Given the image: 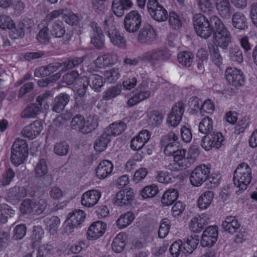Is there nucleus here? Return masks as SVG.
Wrapping results in <instances>:
<instances>
[{
	"label": "nucleus",
	"mask_w": 257,
	"mask_h": 257,
	"mask_svg": "<svg viewBox=\"0 0 257 257\" xmlns=\"http://www.w3.org/2000/svg\"><path fill=\"white\" fill-rule=\"evenodd\" d=\"M220 19L216 16H212L209 19L202 14H197L193 16V21L195 31L197 35L202 38L206 39L214 32Z\"/></svg>",
	"instance_id": "f257e3e1"
},
{
	"label": "nucleus",
	"mask_w": 257,
	"mask_h": 257,
	"mask_svg": "<svg viewBox=\"0 0 257 257\" xmlns=\"http://www.w3.org/2000/svg\"><path fill=\"white\" fill-rule=\"evenodd\" d=\"M98 125L97 116L94 113L89 114L86 119L80 114L74 116L70 122L71 128L76 132L87 134L94 130Z\"/></svg>",
	"instance_id": "f03ea898"
},
{
	"label": "nucleus",
	"mask_w": 257,
	"mask_h": 257,
	"mask_svg": "<svg viewBox=\"0 0 257 257\" xmlns=\"http://www.w3.org/2000/svg\"><path fill=\"white\" fill-rule=\"evenodd\" d=\"M252 179L250 167L245 163L240 164L233 173V181L235 186L245 190Z\"/></svg>",
	"instance_id": "7ed1b4c3"
},
{
	"label": "nucleus",
	"mask_w": 257,
	"mask_h": 257,
	"mask_svg": "<svg viewBox=\"0 0 257 257\" xmlns=\"http://www.w3.org/2000/svg\"><path fill=\"white\" fill-rule=\"evenodd\" d=\"M214 46L226 49L231 42L230 32L220 20L213 34Z\"/></svg>",
	"instance_id": "20e7f679"
},
{
	"label": "nucleus",
	"mask_w": 257,
	"mask_h": 257,
	"mask_svg": "<svg viewBox=\"0 0 257 257\" xmlns=\"http://www.w3.org/2000/svg\"><path fill=\"white\" fill-rule=\"evenodd\" d=\"M171 56V53L169 50L163 48H156L144 53L142 58L152 65L155 66L168 60Z\"/></svg>",
	"instance_id": "39448f33"
},
{
	"label": "nucleus",
	"mask_w": 257,
	"mask_h": 257,
	"mask_svg": "<svg viewBox=\"0 0 257 257\" xmlns=\"http://www.w3.org/2000/svg\"><path fill=\"white\" fill-rule=\"evenodd\" d=\"M104 29L105 32H107L110 42L114 45L121 48L125 47L126 41L122 35L113 25L112 19L111 17L106 18L104 20Z\"/></svg>",
	"instance_id": "423d86ee"
},
{
	"label": "nucleus",
	"mask_w": 257,
	"mask_h": 257,
	"mask_svg": "<svg viewBox=\"0 0 257 257\" xmlns=\"http://www.w3.org/2000/svg\"><path fill=\"white\" fill-rule=\"evenodd\" d=\"M84 57H74L66 60L62 62H53L45 66L49 75L56 72L58 69H61V72H64L68 70L73 69L75 66H78L84 61Z\"/></svg>",
	"instance_id": "0eeeda50"
},
{
	"label": "nucleus",
	"mask_w": 257,
	"mask_h": 257,
	"mask_svg": "<svg viewBox=\"0 0 257 257\" xmlns=\"http://www.w3.org/2000/svg\"><path fill=\"white\" fill-rule=\"evenodd\" d=\"M147 7L149 14L155 21L162 22L168 19L167 10L160 4L158 0H149Z\"/></svg>",
	"instance_id": "6e6552de"
},
{
	"label": "nucleus",
	"mask_w": 257,
	"mask_h": 257,
	"mask_svg": "<svg viewBox=\"0 0 257 257\" xmlns=\"http://www.w3.org/2000/svg\"><path fill=\"white\" fill-rule=\"evenodd\" d=\"M210 167L201 164L197 166L191 172L190 176L191 184L195 187L200 186L206 182L210 174Z\"/></svg>",
	"instance_id": "1a4fd4ad"
},
{
	"label": "nucleus",
	"mask_w": 257,
	"mask_h": 257,
	"mask_svg": "<svg viewBox=\"0 0 257 257\" xmlns=\"http://www.w3.org/2000/svg\"><path fill=\"white\" fill-rule=\"evenodd\" d=\"M123 23L127 32L136 33L141 26L142 16L137 11H132L125 16Z\"/></svg>",
	"instance_id": "9d476101"
},
{
	"label": "nucleus",
	"mask_w": 257,
	"mask_h": 257,
	"mask_svg": "<svg viewBox=\"0 0 257 257\" xmlns=\"http://www.w3.org/2000/svg\"><path fill=\"white\" fill-rule=\"evenodd\" d=\"M218 235V227L216 225L208 226L202 235L201 245L203 247L212 246L217 241Z\"/></svg>",
	"instance_id": "9b49d317"
},
{
	"label": "nucleus",
	"mask_w": 257,
	"mask_h": 257,
	"mask_svg": "<svg viewBox=\"0 0 257 257\" xmlns=\"http://www.w3.org/2000/svg\"><path fill=\"white\" fill-rule=\"evenodd\" d=\"M92 33L91 36L90 44L95 48L102 50L104 47V35L101 28L97 23H91Z\"/></svg>",
	"instance_id": "f8f14e48"
},
{
	"label": "nucleus",
	"mask_w": 257,
	"mask_h": 257,
	"mask_svg": "<svg viewBox=\"0 0 257 257\" xmlns=\"http://www.w3.org/2000/svg\"><path fill=\"white\" fill-rule=\"evenodd\" d=\"M33 27V23L31 20H23L12 30L11 35L12 38L16 39L23 38L26 33L30 32Z\"/></svg>",
	"instance_id": "ddd939ff"
},
{
	"label": "nucleus",
	"mask_w": 257,
	"mask_h": 257,
	"mask_svg": "<svg viewBox=\"0 0 257 257\" xmlns=\"http://www.w3.org/2000/svg\"><path fill=\"white\" fill-rule=\"evenodd\" d=\"M184 112V106L183 103L178 102L174 105L171 112L168 115L167 123L172 126H176L180 123Z\"/></svg>",
	"instance_id": "4468645a"
},
{
	"label": "nucleus",
	"mask_w": 257,
	"mask_h": 257,
	"mask_svg": "<svg viewBox=\"0 0 257 257\" xmlns=\"http://www.w3.org/2000/svg\"><path fill=\"white\" fill-rule=\"evenodd\" d=\"M156 39L154 29L149 25L141 29L138 35V41L141 44H151Z\"/></svg>",
	"instance_id": "2eb2a0df"
},
{
	"label": "nucleus",
	"mask_w": 257,
	"mask_h": 257,
	"mask_svg": "<svg viewBox=\"0 0 257 257\" xmlns=\"http://www.w3.org/2000/svg\"><path fill=\"white\" fill-rule=\"evenodd\" d=\"M225 77L229 83L235 87L240 86L244 83L242 73L236 68H227L225 71Z\"/></svg>",
	"instance_id": "dca6fc26"
},
{
	"label": "nucleus",
	"mask_w": 257,
	"mask_h": 257,
	"mask_svg": "<svg viewBox=\"0 0 257 257\" xmlns=\"http://www.w3.org/2000/svg\"><path fill=\"white\" fill-rule=\"evenodd\" d=\"M106 224L102 221H97L91 224L87 230V236L89 239H96L104 233Z\"/></svg>",
	"instance_id": "f3484780"
},
{
	"label": "nucleus",
	"mask_w": 257,
	"mask_h": 257,
	"mask_svg": "<svg viewBox=\"0 0 257 257\" xmlns=\"http://www.w3.org/2000/svg\"><path fill=\"white\" fill-rule=\"evenodd\" d=\"M133 4L132 0H113L112 10L118 17L122 16L124 11L132 8Z\"/></svg>",
	"instance_id": "a211bd4d"
},
{
	"label": "nucleus",
	"mask_w": 257,
	"mask_h": 257,
	"mask_svg": "<svg viewBox=\"0 0 257 257\" xmlns=\"http://www.w3.org/2000/svg\"><path fill=\"white\" fill-rule=\"evenodd\" d=\"M70 96L65 93H61L55 97L52 103V110L56 113H61L70 101Z\"/></svg>",
	"instance_id": "6ab92c4d"
},
{
	"label": "nucleus",
	"mask_w": 257,
	"mask_h": 257,
	"mask_svg": "<svg viewBox=\"0 0 257 257\" xmlns=\"http://www.w3.org/2000/svg\"><path fill=\"white\" fill-rule=\"evenodd\" d=\"M216 10L222 17L229 19L233 12L234 9L228 0H217L214 1Z\"/></svg>",
	"instance_id": "aec40b11"
},
{
	"label": "nucleus",
	"mask_w": 257,
	"mask_h": 257,
	"mask_svg": "<svg viewBox=\"0 0 257 257\" xmlns=\"http://www.w3.org/2000/svg\"><path fill=\"white\" fill-rule=\"evenodd\" d=\"M134 197V193L131 188L125 189L119 191L115 195V202L119 206L131 204Z\"/></svg>",
	"instance_id": "412c9836"
},
{
	"label": "nucleus",
	"mask_w": 257,
	"mask_h": 257,
	"mask_svg": "<svg viewBox=\"0 0 257 257\" xmlns=\"http://www.w3.org/2000/svg\"><path fill=\"white\" fill-rule=\"evenodd\" d=\"M113 169V165L111 161L104 160L101 161L96 168V175L100 179L106 178L110 175Z\"/></svg>",
	"instance_id": "4be33fe9"
},
{
	"label": "nucleus",
	"mask_w": 257,
	"mask_h": 257,
	"mask_svg": "<svg viewBox=\"0 0 257 257\" xmlns=\"http://www.w3.org/2000/svg\"><path fill=\"white\" fill-rule=\"evenodd\" d=\"M100 192L95 190H89L84 193L81 198V203L88 207L95 205L100 199Z\"/></svg>",
	"instance_id": "5701e85b"
},
{
	"label": "nucleus",
	"mask_w": 257,
	"mask_h": 257,
	"mask_svg": "<svg viewBox=\"0 0 257 257\" xmlns=\"http://www.w3.org/2000/svg\"><path fill=\"white\" fill-rule=\"evenodd\" d=\"M42 106L38 104V102L30 103L27 105L21 113L23 118H35L41 113L46 111Z\"/></svg>",
	"instance_id": "b1692460"
},
{
	"label": "nucleus",
	"mask_w": 257,
	"mask_h": 257,
	"mask_svg": "<svg viewBox=\"0 0 257 257\" xmlns=\"http://www.w3.org/2000/svg\"><path fill=\"white\" fill-rule=\"evenodd\" d=\"M43 129L41 122L35 121L28 126H26L22 131V135L30 140H33L39 135Z\"/></svg>",
	"instance_id": "393cba45"
},
{
	"label": "nucleus",
	"mask_w": 257,
	"mask_h": 257,
	"mask_svg": "<svg viewBox=\"0 0 257 257\" xmlns=\"http://www.w3.org/2000/svg\"><path fill=\"white\" fill-rule=\"evenodd\" d=\"M85 78L87 81V85L88 84L91 89L97 92L101 91V88L105 83V81L102 76L98 74H90Z\"/></svg>",
	"instance_id": "a878e982"
},
{
	"label": "nucleus",
	"mask_w": 257,
	"mask_h": 257,
	"mask_svg": "<svg viewBox=\"0 0 257 257\" xmlns=\"http://www.w3.org/2000/svg\"><path fill=\"white\" fill-rule=\"evenodd\" d=\"M115 61V56L107 53L99 56L94 61V64L97 68H103L113 64Z\"/></svg>",
	"instance_id": "bb28decb"
},
{
	"label": "nucleus",
	"mask_w": 257,
	"mask_h": 257,
	"mask_svg": "<svg viewBox=\"0 0 257 257\" xmlns=\"http://www.w3.org/2000/svg\"><path fill=\"white\" fill-rule=\"evenodd\" d=\"M232 24L236 29L244 30L248 28L247 20L241 12H236L232 15Z\"/></svg>",
	"instance_id": "cd10ccee"
},
{
	"label": "nucleus",
	"mask_w": 257,
	"mask_h": 257,
	"mask_svg": "<svg viewBox=\"0 0 257 257\" xmlns=\"http://www.w3.org/2000/svg\"><path fill=\"white\" fill-rule=\"evenodd\" d=\"M222 227L225 231H228L229 233L233 234L237 232L239 230L240 225L238 221L234 216H227L224 221L222 222Z\"/></svg>",
	"instance_id": "c85d7f7f"
},
{
	"label": "nucleus",
	"mask_w": 257,
	"mask_h": 257,
	"mask_svg": "<svg viewBox=\"0 0 257 257\" xmlns=\"http://www.w3.org/2000/svg\"><path fill=\"white\" fill-rule=\"evenodd\" d=\"M208 219L204 217H193L189 223L190 229L192 232L198 233L200 232L204 228V226L208 224Z\"/></svg>",
	"instance_id": "c756f323"
},
{
	"label": "nucleus",
	"mask_w": 257,
	"mask_h": 257,
	"mask_svg": "<svg viewBox=\"0 0 257 257\" xmlns=\"http://www.w3.org/2000/svg\"><path fill=\"white\" fill-rule=\"evenodd\" d=\"M110 139L109 135L104 131V132L95 140L94 148L99 152L104 151L107 148V144L110 142Z\"/></svg>",
	"instance_id": "7c9ffc66"
},
{
	"label": "nucleus",
	"mask_w": 257,
	"mask_h": 257,
	"mask_svg": "<svg viewBox=\"0 0 257 257\" xmlns=\"http://www.w3.org/2000/svg\"><path fill=\"white\" fill-rule=\"evenodd\" d=\"M126 127L123 121L114 122L110 124L104 131L110 136H116L121 134Z\"/></svg>",
	"instance_id": "2f4dec72"
},
{
	"label": "nucleus",
	"mask_w": 257,
	"mask_h": 257,
	"mask_svg": "<svg viewBox=\"0 0 257 257\" xmlns=\"http://www.w3.org/2000/svg\"><path fill=\"white\" fill-rule=\"evenodd\" d=\"M67 219L69 223L73 224V225L78 226L85 218V213L81 210H75L69 214Z\"/></svg>",
	"instance_id": "473e14b6"
},
{
	"label": "nucleus",
	"mask_w": 257,
	"mask_h": 257,
	"mask_svg": "<svg viewBox=\"0 0 257 257\" xmlns=\"http://www.w3.org/2000/svg\"><path fill=\"white\" fill-rule=\"evenodd\" d=\"M214 197V193L207 191L202 194L197 201L198 206L202 209H206L211 203Z\"/></svg>",
	"instance_id": "72a5a7b5"
},
{
	"label": "nucleus",
	"mask_w": 257,
	"mask_h": 257,
	"mask_svg": "<svg viewBox=\"0 0 257 257\" xmlns=\"http://www.w3.org/2000/svg\"><path fill=\"white\" fill-rule=\"evenodd\" d=\"M178 191L176 189H170L166 191L162 198V202L166 206L171 205L178 198Z\"/></svg>",
	"instance_id": "f704fd0d"
},
{
	"label": "nucleus",
	"mask_w": 257,
	"mask_h": 257,
	"mask_svg": "<svg viewBox=\"0 0 257 257\" xmlns=\"http://www.w3.org/2000/svg\"><path fill=\"white\" fill-rule=\"evenodd\" d=\"M27 195L26 189L23 187H14L10 189L8 193L9 198L14 201H19L26 197Z\"/></svg>",
	"instance_id": "c9c22d12"
},
{
	"label": "nucleus",
	"mask_w": 257,
	"mask_h": 257,
	"mask_svg": "<svg viewBox=\"0 0 257 257\" xmlns=\"http://www.w3.org/2000/svg\"><path fill=\"white\" fill-rule=\"evenodd\" d=\"M135 215L133 212L128 211L121 214L116 220V225L119 228H123L129 225L134 220Z\"/></svg>",
	"instance_id": "e433bc0d"
},
{
	"label": "nucleus",
	"mask_w": 257,
	"mask_h": 257,
	"mask_svg": "<svg viewBox=\"0 0 257 257\" xmlns=\"http://www.w3.org/2000/svg\"><path fill=\"white\" fill-rule=\"evenodd\" d=\"M229 57L231 61L238 64L243 62L242 52L238 46L234 45L229 48Z\"/></svg>",
	"instance_id": "4c0bfd02"
},
{
	"label": "nucleus",
	"mask_w": 257,
	"mask_h": 257,
	"mask_svg": "<svg viewBox=\"0 0 257 257\" xmlns=\"http://www.w3.org/2000/svg\"><path fill=\"white\" fill-rule=\"evenodd\" d=\"M194 56L190 52L183 51L180 52L177 56L179 63L182 65L189 67L193 62Z\"/></svg>",
	"instance_id": "58836bf2"
},
{
	"label": "nucleus",
	"mask_w": 257,
	"mask_h": 257,
	"mask_svg": "<svg viewBox=\"0 0 257 257\" xmlns=\"http://www.w3.org/2000/svg\"><path fill=\"white\" fill-rule=\"evenodd\" d=\"M50 32L51 35L55 38H61L65 35L66 31L63 23L59 21L52 24Z\"/></svg>",
	"instance_id": "ea45409f"
},
{
	"label": "nucleus",
	"mask_w": 257,
	"mask_h": 257,
	"mask_svg": "<svg viewBox=\"0 0 257 257\" xmlns=\"http://www.w3.org/2000/svg\"><path fill=\"white\" fill-rule=\"evenodd\" d=\"M212 119L207 116L203 118L199 124V131L204 134H208L214 131Z\"/></svg>",
	"instance_id": "a19ab883"
},
{
	"label": "nucleus",
	"mask_w": 257,
	"mask_h": 257,
	"mask_svg": "<svg viewBox=\"0 0 257 257\" xmlns=\"http://www.w3.org/2000/svg\"><path fill=\"white\" fill-rule=\"evenodd\" d=\"M124 237V234L120 233L114 238L111 244V248L114 252H120L123 250L125 245Z\"/></svg>",
	"instance_id": "79ce46f5"
},
{
	"label": "nucleus",
	"mask_w": 257,
	"mask_h": 257,
	"mask_svg": "<svg viewBox=\"0 0 257 257\" xmlns=\"http://www.w3.org/2000/svg\"><path fill=\"white\" fill-rule=\"evenodd\" d=\"M168 22L172 29L179 30L182 26V18L176 12L172 11L168 16Z\"/></svg>",
	"instance_id": "37998d69"
},
{
	"label": "nucleus",
	"mask_w": 257,
	"mask_h": 257,
	"mask_svg": "<svg viewBox=\"0 0 257 257\" xmlns=\"http://www.w3.org/2000/svg\"><path fill=\"white\" fill-rule=\"evenodd\" d=\"M11 151H14L16 153L19 152L25 153L28 152V146L26 140L17 139L14 142L11 148Z\"/></svg>",
	"instance_id": "c03bdc74"
},
{
	"label": "nucleus",
	"mask_w": 257,
	"mask_h": 257,
	"mask_svg": "<svg viewBox=\"0 0 257 257\" xmlns=\"http://www.w3.org/2000/svg\"><path fill=\"white\" fill-rule=\"evenodd\" d=\"M210 59L211 61L217 66L220 67L222 64L223 59L217 46L212 45L209 47Z\"/></svg>",
	"instance_id": "a18cd8bd"
},
{
	"label": "nucleus",
	"mask_w": 257,
	"mask_h": 257,
	"mask_svg": "<svg viewBox=\"0 0 257 257\" xmlns=\"http://www.w3.org/2000/svg\"><path fill=\"white\" fill-rule=\"evenodd\" d=\"M103 75L106 80L109 83H112L119 78L120 74L118 68H113L105 71Z\"/></svg>",
	"instance_id": "49530a36"
},
{
	"label": "nucleus",
	"mask_w": 257,
	"mask_h": 257,
	"mask_svg": "<svg viewBox=\"0 0 257 257\" xmlns=\"http://www.w3.org/2000/svg\"><path fill=\"white\" fill-rule=\"evenodd\" d=\"M120 92V86L115 85L110 87L104 91L103 99L105 100H109L118 95Z\"/></svg>",
	"instance_id": "de8ad7c7"
},
{
	"label": "nucleus",
	"mask_w": 257,
	"mask_h": 257,
	"mask_svg": "<svg viewBox=\"0 0 257 257\" xmlns=\"http://www.w3.org/2000/svg\"><path fill=\"white\" fill-rule=\"evenodd\" d=\"M170 226V221L168 218H163L161 220L158 231V235L160 238H164L167 236Z\"/></svg>",
	"instance_id": "09e8293b"
},
{
	"label": "nucleus",
	"mask_w": 257,
	"mask_h": 257,
	"mask_svg": "<svg viewBox=\"0 0 257 257\" xmlns=\"http://www.w3.org/2000/svg\"><path fill=\"white\" fill-rule=\"evenodd\" d=\"M69 151V146L65 142L56 143L54 146V152L58 156H66Z\"/></svg>",
	"instance_id": "8fccbe9b"
},
{
	"label": "nucleus",
	"mask_w": 257,
	"mask_h": 257,
	"mask_svg": "<svg viewBox=\"0 0 257 257\" xmlns=\"http://www.w3.org/2000/svg\"><path fill=\"white\" fill-rule=\"evenodd\" d=\"M156 179L160 183L168 184L173 182L175 178L172 174L167 171H159L157 172Z\"/></svg>",
	"instance_id": "3c124183"
},
{
	"label": "nucleus",
	"mask_w": 257,
	"mask_h": 257,
	"mask_svg": "<svg viewBox=\"0 0 257 257\" xmlns=\"http://www.w3.org/2000/svg\"><path fill=\"white\" fill-rule=\"evenodd\" d=\"M34 199H27L22 202L20 210L23 214H34Z\"/></svg>",
	"instance_id": "603ef678"
},
{
	"label": "nucleus",
	"mask_w": 257,
	"mask_h": 257,
	"mask_svg": "<svg viewBox=\"0 0 257 257\" xmlns=\"http://www.w3.org/2000/svg\"><path fill=\"white\" fill-rule=\"evenodd\" d=\"M34 214L39 215L46 209L48 203L44 199H34Z\"/></svg>",
	"instance_id": "864d4df0"
},
{
	"label": "nucleus",
	"mask_w": 257,
	"mask_h": 257,
	"mask_svg": "<svg viewBox=\"0 0 257 257\" xmlns=\"http://www.w3.org/2000/svg\"><path fill=\"white\" fill-rule=\"evenodd\" d=\"M158 188L155 185H151L145 187L141 194L144 199H147L155 196L158 192Z\"/></svg>",
	"instance_id": "5fc2aeb1"
},
{
	"label": "nucleus",
	"mask_w": 257,
	"mask_h": 257,
	"mask_svg": "<svg viewBox=\"0 0 257 257\" xmlns=\"http://www.w3.org/2000/svg\"><path fill=\"white\" fill-rule=\"evenodd\" d=\"M208 135H209L211 141L214 144L215 148L218 149L221 145L222 142L224 140L222 134L215 130L211 132Z\"/></svg>",
	"instance_id": "6e6d98bb"
},
{
	"label": "nucleus",
	"mask_w": 257,
	"mask_h": 257,
	"mask_svg": "<svg viewBox=\"0 0 257 257\" xmlns=\"http://www.w3.org/2000/svg\"><path fill=\"white\" fill-rule=\"evenodd\" d=\"M149 119L155 125H160L163 119L164 115L162 112L158 110H153L148 113Z\"/></svg>",
	"instance_id": "4d7b16f0"
},
{
	"label": "nucleus",
	"mask_w": 257,
	"mask_h": 257,
	"mask_svg": "<svg viewBox=\"0 0 257 257\" xmlns=\"http://www.w3.org/2000/svg\"><path fill=\"white\" fill-rule=\"evenodd\" d=\"M26 232L27 227L25 224H19L14 229L12 238L15 240L22 239L25 236Z\"/></svg>",
	"instance_id": "13d9d810"
},
{
	"label": "nucleus",
	"mask_w": 257,
	"mask_h": 257,
	"mask_svg": "<svg viewBox=\"0 0 257 257\" xmlns=\"http://www.w3.org/2000/svg\"><path fill=\"white\" fill-rule=\"evenodd\" d=\"M29 153H16L14 151H11V159L12 162L16 166L22 164L27 157Z\"/></svg>",
	"instance_id": "bf43d9fd"
},
{
	"label": "nucleus",
	"mask_w": 257,
	"mask_h": 257,
	"mask_svg": "<svg viewBox=\"0 0 257 257\" xmlns=\"http://www.w3.org/2000/svg\"><path fill=\"white\" fill-rule=\"evenodd\" d=\"M46 222L51 233L54 234L57 230L60 221L57 216H54L48 219Z\"/></svg>",
	"instance_id": "052dcab7"
},
{
	"label": "nucleus",
	"mask_w": 257,
	"mask_h": 257,
	"mask_svg": "<svg viewBox=\"0 0 257 257\" xmlns=\"http://www.w3.org/2000/svg\"><path fill=\"white\" fill-rule=\"evenodd\" d=\"M221 176L217 174H212L208 175V178L205 182L206 187L208 188L213 189L217 187L219 183Z\"/></svg>",
	"instance_id": "680f3d73"
},
{
	"label": "nucleus",
	"mask_w": 257,
	"mask_h": 257,
	"mask_svg": "<svg viewBox=\"0 0 257 257\" xmlns=\"http://www.w3.org/2000/svg\"><path fill=\"white\" fill-rule=\"evenodd\" d=\"M43 234V229L40 226H38L33 227L32 234L31 236L33 245H37L41 241Z\"/></svg>",
	"instance_id": "e2e57ef3"
},
{
	"label": "nucleus",
	"mask_w": 257,
	"mask_h": 257,
	"mask_svg": "<svg viewBox=\"0 0 257 257\" xmlns=\"http://www.w3.org/2000/svg\"><path fill=\"white\" fill-rule=\"evenodd\" d=\"M182 246H183V243L180 239L171 244L169 251L172 257H178L181 252H182Z\"/></svg>",
	"instance_id": "0e129e2a"
},
{
	"label": "nucleus",
	"mask_w": 257,
	"mask_h": 257,
	"mask_svg": "<svg viewBox=\"0 0 257 257\" xmlns=\"http://www.w3.org/2000/svg\"><path fill=\"white\" fill-rule=\"evenodd\" d=\"M49 29L45 27L40 30L37 36L38 41L43 44H47L50 40V36L49 34Z\"/></svg>",
	"instance_id": "69168bd1"
},
{
	"label": "nucleus",
	"mask_w": 257,
	"mask_h": 257,
	"mask_svg": "<svg viewBox=\"0 0 257 257\" xmlns=\"http://www.w3.org/2000/svg\"><path fill=\"white\" fill-rule=\"evenodd\" d=\"M198 9L203 13H208L213 8L211 0H196Z\"/></svg>",
	"instance_id": "338daca9"
},
{
	"label": "nucleus",
	"mask_w": 257,
	"mask_h": 257,
	"mask_svg": "<svg viewBox=\"0 0 257 257\" xmlns=\"http://www.w3.org/2000/svg\"><path fill=\"white\" fill-rule=\"evenodd\" d=\"M48 171L46 160L42 159L37 163L35 168V174L39 177L45 175Z\"/></svg>",
	"instance_id": "774afa93"
}]
</instances>
